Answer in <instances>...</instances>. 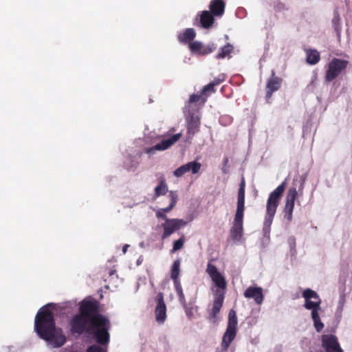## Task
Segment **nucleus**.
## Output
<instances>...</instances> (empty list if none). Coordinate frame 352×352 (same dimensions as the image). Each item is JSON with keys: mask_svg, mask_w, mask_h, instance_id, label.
<instances>
[{"mask_svg": "<svg viewBox=\"0 0 352 352\" xmlns=\"http://www.w3.org/2000/svg\"><path fill=\"white\" fill-rule=\"evenodd\" d=\"M214 15L209 10H204L200 14V23L202 28L208 29L211 28L214 22Z\"/></svg>", "mask_w": 352, "mask_h": 352, "instance_id": "nucleus-19", "label": "nucleus"}, {"mask_svg": "<svg viewBox=\"0 0 352 352\" xmlns=\"http://www.w3.org/2000/svg\"><path fill=\"white\" fill-rule=\"evenodd\" d=\"M276 212V210L266 208V214L263 223V231L265 232H270V226L272 223L274 217Z\"/></svg>", "mask_w": 352, "mask_h": 352, "instance_id": "nucleus-22", "label": "nucleus"}, {"mask_svg": "<svg viewBox=\"0 0 352 352\" xmlns=\"http://www.w3.org/2000/svg\"><path fill=\"white\" fill-rule=\"evenodd\" d=\"M156 217L158 218V219H164L166 220V219H168L166 217V215L163 212L162 210H158L157 212H156Z\"/></svg>", "mask_w": 352, "mask_h": 352, "instance_id": "nucleus-39", "label": "nucleus"}, {"mask_svg": "<svg viewBox=\"0 0 352 352\" xmlns=\"http://www.w3.org/2000/svg\"><path fill=\"white\" fill-rule=\"evenodd\" d=\"M189 48L192 52L200 54L203 48V44L199 41H193L189 44Z\"/></svg>", "mask_w": 352, "mask_h": 352, "instance_id": "nucleus-28", "label": "nucleus"}, {"mask_svg": "<svg viewBox=\"0 0 352 352\" xmlns=\"http://www.w3.org/2000/svg\"><path fill=\"white\" fill-rule=\"evenodd\" d=\"M244 296L247 298H253L257 305H261L263 301V289L260 287H249L244 292Z\"/></svg>", "mask_w": 352, "mask_h": 352, "instance_id": "nucleus-16", "label": "nucleus"}, {"mask_svg": "<svg viewBox=\"0 0 352 352\" xmlns=\"http://www.w3.org/2000/svg\"><path fill=\"white\" fill-rule=\"evenodd\" d=\"M232 50L233 46L231 44L228 43L221 48V50L216 56V58L218 59L224 58L232 52Z\"/></svg>", "mask_w": 352, "mask_h": 352, "instance_id": "nucleus-26", "label": "nucleus"}, {"mask_svg": "<svg viewBox=\"0 0 352 352\" xmlns=\"http://www.w3.org/2000/svg\"><path fill=\"white\" fill-rule=\"evenodd\" d=\"M209 11L217 17L223 15L226 9L224 0H212L209 4Z\"/></svg>", "mask_w": 352, "mask_h": 352, "instance_id": "nucleus-17", "label": "nucleus"}, {"mask_svg": "<svg viewBox=\"0 0 352 352\" xmlns=\"http://www.w3.org/2000/svg\"><path fill=\"white\" fill-rule=\"evenodd\" d=\"M320 60V55L318 50L309 49L306 50V61L309 65H316Z\"/></svg>", "mask_w": 352, "mask_h": 352, "instance_id": "nucleus-21", "label": "nucleus"}, {"mask_svg": "<svg viewBox=\"0 0 352 352\" xmlns=\"http://www.w3.org/2000/svg\"><path fill=\"white\" fill-rule=\"evenodd\" d=\"M87 352H107V351L100 346L94 344L87 349Z\"/></svg>", "mask_w": 352, "mask_h": 352, "instance_id": "nucleus-34", "label": "nucleus"}, {"mask_svg": "<svg viewBox=\"0 0 352 352\" xmlns=\"http://www.w3.org/2000/svg\"><path fill=\"white\" fill-rule=\"evenodd\" d=\"M113 271H111V272L109 273L110 276L113 275Z\"/></svg>", "mask_w": 352, "mask_h": 352, "instance_id": "nucleus-41", "label": "nucleus"}, {"mask_svg": "<svg viewBox=\"0 0 352 352\" xmlns=\"http://www.w3.org/2000/svg\"><path fill=\"white\" fill-rule=\"evenodd\" d=\"M216 89H214V87L211 82H210L203 87L201 89V94H204L205 96H208L209 93H214Z\"/></svg>", "mask_w": 352, "mask_h": 352, "instance_id": "nucleus-31", "label": "nucleus"}, {"mask_svg": "<svg viewBox=\"0 0 352 352\" xmlns=\"http://www.w3.org/2000/svg\"><path fill=\"white\" fill-rule=\"evenodd\" d=\"M180 272V261L175 260L172 265L171 272H170V278H179Z\"/></svg>", "mask_w": 352, "mask_h": 352, "instance_id": "nucleus-27", "label": "nucleus"}, {"mask_svg": "<svg viewBox=\"0 0 352 352\" xmlns=\"http://www.w3.org/2000/svg\"><path fill=\"white\" fill-rule=\"evenodd\" d=\"M200 120L197 116H191L187 124L188 138H191L195 133H198L200 127Z\"/></svg>", "mask_w": 352, "mask_h": 352, "instance_id": "nucleus-18", "label": "nucleus"}, {"mask_svg": "<svg viewBox=\"0 0 352 352\" xmlns=\"http://www.w3.org/2000/svg\"><path fill=\"white\" fill-rule=\"evenodd\" d=\"M157 305L155 309V316L158 324H163L166 319V306L164 300V296L160 293L156 297Z\"/></svg>", "mask_w": 352, "mask_h": 352, "instance_id": "nucleus-13", "label": "nucleus"}, {"mask_svg": "<svg viewBox=\"0 0 352 352\" xmlns=\"http://www.w3.org/2000/svg\"><path fill=\"white\" fill-rule=\"evenodd\" d=\"M216 46L214 44H210L207 46H204L203 45L202 50H201V52L199 54L201 55H206L212 52H214L216 50Z\"/></svg>", "mask_w": 352, "mask_h": 352, "instance_id": "nucleus-30", "label": "nucleus"}, {"mask_svg": "<svg viewBox=\"0 0 352 352\" xmlns=\"http://www.w3.org/2000/svg\"><path fill=\"white\" fill-rule=\"evenodd\" d=\"M297 195L298 192L296 187L290 188L287 192L285 200V206L284 208V217L288 221H291L292 219V213Z\"/></svg>", "mask_w": 352, "mask_h": 352, "instance_id": "nucleus-11", "label": "nucleus"}, {"mask_svg": "<svg viewBox=\"0 0 352 352\" xmlns=\"http://www.w3.org/2000/svg\"><path fill=\"white\" fill-rule=\"evenodd\" d=\"M168 197L170 199V203L169 206L165 208H161L160 210L163 211V212L165 214L166 212H170L175 206L177 201V195L174 191H170Z\"/></svg>", "mask_w": 352, "mask_h": 352, "instance_id": "nucleus-24", "label": "nucleus"}, {"mask_svg": "<svg viewBox=\"0 0 352 352\" xmlns=\"http://www.w3.org/2000/svg\"><path fill=\"white\" fill-rule=\"evenodd\" d=\"M186 224L187 222L181 219H166L165 222L161 226L164 230L162 239L164 240L167 239L172 234L184 227Z\"/></svg>", "mask_w": 352, "mask_h": 352, "instance_id": "nucleus-8", "label": "nucleus"}, {"mask_svg": "<svg viewBox=\"0 0 352 352\" xmlns=\"http://www.w3.org/2000/svg\"><path fill=\"white\" fill-rule=\"evenodd\" d=\"M202 102H206V99H205V98H204V99H203V101H202Z\"/></svg>", "mask_w": 352, "mask_h": 352, "instance_id": "nucleus-42", "label": "nucleus"}, {"mask_svg": "<svg viewBox=\"0 0 352 352\" xmlns=\"http://www.w3.org/2000/svg\"><path fill=\"white\" fill-rule=\"evenodd\" d=\"M72 334L82 335L86 333L92 335L96 342L106 345L109 342V329L111 327L108 318L100 313L99 302L96 300H82L79 305V313L69 321Z\"/></svg>", "mask_w": 352, "mask_h": 352, "instance_id": "nucleus-1", "label": "nucleus"}, {"mask_svg": "<svg viewBox=\"0 0 352 352\" xmlns=\"http://www.w3.org/2000/svg\"><path fill=\"white\" fill-rule=\"evenodd\" d=\"M50 307H54V305L48 303L38 310L35 317L34 329L41 338L50 342L54 347H60L65 343L66 338L62 330L56 328L54 314Z\"/></svg>", "mask_w": 352, "mask_h": 352, "instance_id": "nucleus-2", "label": "nucleus"}, {"mask_svg": "<svg viewBox=\"0 0 352 352\" xmlns=\"http://www.w3.org/2000/svg\"><path fill=\"white\" fill-rule=\"evenodd\" d=\"M203 96H205V95L201 94V93L200 94H192L190 96L189 102L190 103H196V102H199L202 98Z\"/></svg>", "mask_w": 352, "mask_h": 352, "instance_id": "nucleus-35", "label": "nucleus"}, {"mask_svg": "<svg viewBox=\"0 0 352 352\" xmlns=\"http://www.w3.org/2000/svg\"><path fill=\"white\" fill-rule=\"evenodd\" d=\"M226 80V76L223 74H219L211 82L214 87L217 86Z\"/></svg>", "mask_w": 352, "mask_h": 352, "instance_id": "nucleus-32", "label": "nucleus"}, {"mask_svg": "<svg viewBox=\"0 0 352 352\" xmlns=\"http://www.w3.org/2000/svg\"><path fill=\"white\" fill-rule=\"evenodd\" d=\"M129 247V245L126 244L122 247V252L125 254L127 251L128 248Z\"/></svg>", "mask_w": 352, "mask_h": 352, "instance_id": "nucleus-40", "label": "nucleus"}, {"mask_svg": "<svg viewBox=\"0 0 352 352\" xmlns=\"http://www.w3.org/2000/svg\"><path fill=\"white\" fill-rule=\"evenodd\" d=\"M173 280L175 289H179L182 288L179 278H171Z\"/></svg>", "mask_w": 352, "mask_h": 352, "instance_id": "nucleus-38", "label": "nucleus"}, {"mask_svg": "<svg viewBox=\"0 0 352 352\" xmlns=\"http://www.w3.org/2000/svg\"><path fill=\"white\" fill-rule=\"evenodd\" d=\"M184 242L185 236L182 235L178 240L174 241L171 252H174L182 249L184 246Z\"/></svg>", "mask_w": 352, "mask_h": 352, "instance_id": "nucleus-29", "label": "nucleus"}, {"mask_svg": "<svg viewBox=\"0 0 352 352\" xmlns=\"http://www.w3.org/2000/svg\"><path fill=\"white\" fill-rule=\"evenodd\" d=\"M274 10L276 12H281L285 10H287V8L286 7L285 4L282 2H277L274 5Z\"/></svg>", "mask_w": 352, "mask_h": 352, "instance_id": "nucleus-36", "label": "nucleus"}, {"mask_svg": "<svg viewBox=\"0 0 352 352\" xmlns=\"http://www.w3.org/2000/svg\"><path fill=\"white\" fill-rule=\"evenodd\" d=\"M196 36V32L193 28H187L183 32L177 34V39L181 43H190Z\"/></svg>", "mask_w": 352, "mask_h": 352, "instance_id": "nucleus-20", "label": "nucleus"}, {"mask_svg": "<svg viewBox=\"0 0 352 352\" xmlns=\"http://www.w3.org/2000/svg\"><path fill=\"white\" fill-rule=\"evenodd\" d=\"M175 291L178 296L179 301L180 302V303L182 305V306H186V300L182 288L177 289Z\"/></svg>", "mask_w": 352, "mask_h": 352, "instance_id": "nucleus-33", "label": "nucleus"}, {"mask_svg": "<svg viewBox=\"0 0 352 352\" xmlns=\"http://www.w3.org/2000/svg\"><path fill=\"white\" fill-rule=\"evenodd\" d=\"M302 296L305 299L304 307L307 310H311V318L316 331L320 332L324 328V324L321 322L319 316L322 302L320 296L315 291L309 288L302 292Z\"/></svg>", "mask_w": 352, "mask_h": 352, "instance_id": "nucleus-5", "label": "nucleus"}, {"mask_svg": "<svg viewBox=\"0 0 352 352\" xmlns=\"http://www.w3.org/2000/svg\"><path fill=\"white\" fill-rule=\"evenodd\" d=\"M332 25L335 32H336L338 39H340L342 28L340 23V17L338 14H334L333 18L332 19Z\"/></svg>", "mask_w": 352, "mask_h": 352, "instance_id": "nucleus-25", "label": "nucleus"}, {"mask_svg": "<svg viewBox=\"0 0 352 352\" xmlns=\"http://www.w3.org/2000/svg\"><path fill=\"white\" fill-rule=\"evenodd\" d=\"M286 186V181H284L270 194L267 201V209H272L273 210H277L278 206L285 190Z\"/></svg>", "mask_w": 352, "mask_h": 352, "instance_id": "nucleus-9", "label": "nucleus"}, {"mask_svg": "<svg viewBox=\"0 0 352 352\" xmlns=\"http://www.w3.org/2000/svg\"><path fill=\"white\" fill-rule=\"evenodd\" d=\"M182 137V133H179L173 135L168 139L163 140L161 142L155 144L154 146L147 149L146 152L149 154L153 153L155 151H164L169 148L173 144H175Z\"/></svg>", "mask_w": 352, "mask_h": 352, "instance_id": "nucleus-15", "label": "nucleus"}, {"mask_svg": "<svg viewBox=\"0 0 352 352\" xmlns=\"http://www.w3.org/2000/svg\"><path fill=\"white\" fill-rule=\"evenodd\" d=\"M201 167V164L200 162L197 161L189 162L175 169L173 175L177 177H180L190 170H191L192 174H196L200 170Z\"/></svg>", "mask_w": 352, "mask_h": 352, "instance_id": "nucleus-14", "label": "nucleus"}, {"mask_svg": "<svg viewBox=\"0 0 352 352\" xmlns=\"http://www.w3.org/2000/svg\"><path fill=\"white\" fill-rule=\"evenodd\" d=\"M322 346L326 352H344L338 338L332 334H324L321 337Z\"/></svg>", "mask_w": 352, "mask_h": 352, "instance_id": "nucleus-10", "label": "nucleus"}, {"mask_svg": "<svg viewBox=\"0 0 352 352\" xmlns=\"http://www.w3.org/2000/svg\"><path fill=\"white\" fill-rule=\"evenodd\" d=\"M168 192V186L164 176L160 178V184L155 188V197H157L161 195H164Z\"/></svg>", "mask_w": 352, "mask_h": 352, "instance_id": "nucleus-23", "label": "nucleus"}, {"mask_svg": "<svg viewBox=\"0 0 352 352\" xmlns=\"http://www.w3.org/2000/svg\"><path fill=\"white\" fill-rule=\"evenodd\" d=\"M183 307L185 309V312H186L187 317L189 319H191L193 316L192 307H189L186 302V306H183Z\"/></svg>", "mask_w": 352, "mask_h": 352, "instance_id": "nucleus-37", "label": "nucleus"}, {"mask_svg": "<svg viewBox=\"0 0 352 352\" xmlns=\"http://www.w3.org/2000/svg\"><path fill=\"white\" fill-rule=\"evenodd\" d=\"M245 179L243 178L238 190L236 210L234 218L233 226L230 230V235L234 241H239L243 235L245 210Z\"/></svg>", "mask_w": 352, "mask_h": 352, "instance_id": "nucleus-4", "label": "nucleus"}, {"mask_svg": "<svg viewBox=\"0 0 352 352\" xmlns=\"http://www.w3.org/2000/svg\"><path fill=\"white\" fill-rule=\"evenodd\" d=\"M348 65L349 61L346 60L333 58L328 64L325 72V80L327 82L333 81L347 67Z\"/></svg>", "mask_w": 352, "mask_h": 352, "instance_id": "nucleus-7", "label": "nucleus"}, {"mask_svg": "<svg viewBox=\"0 0 352 352\" xmlns=\"http://www.w3.org/2000/svg\"><path fill=\"white\" fill-rule=\"evenodd\" d=\"M206 272L218 287V289L214 294L212 307L209 312V319L214 321L223 306L225 297L223 290L226 289L227 282L225 277L218 271L217 267L210 263L207 265Z\"/></svg>", "mask_w": 352, "mask_h": 352, "instance_id": "nucleus-3", "label": "nucleus"}, {"mask_svg": "<svg viewBox=\"0 0 352 352\" xmlns=\"http://www.w3.org/2000/svg\"><path fill=\"white\" fill-rule=\"evenodd\" d=\"M237 317L234 309H231L228 314V322L226 330L222 337L221 349L223 352H227L228 349L234 340L237 332Z\"/></svg>", "mask_w": 352, "mask_h": 352, "instance_id": "nucleus-6", "label": "nucleus"}, {"mask_svg": "<svg viewBox=\"0 0 352 352\" xmlns=\"http://www.w3.org/2000/svg\"><path fill=\"white\" fill-rule=\"evenodd\" d=\"M282 78L278 76H276V73L274 70L272 71L271 78L267 80L266 84V95L265 98L267 101L269 102V100L271 98L274 92L278 91L282 84Z\"/></svg>", "mask_w": 352, "mask_h": 352, "instance_id": "nucleus-12", "label": "nucleus"}]
</instances>
